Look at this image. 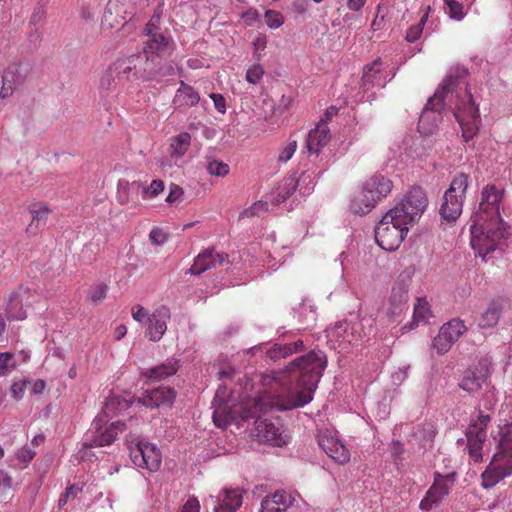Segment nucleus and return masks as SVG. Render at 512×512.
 <instances>
[{"instance_id": "nucleus-47", "label": "nucleus", "mask_w": 512, "mask_h": 512, "mask_svg": "<svg viewBox=\"0 0 512 512\" xmlns=\"http://www.w3.org/2000/svg\"><path fill=\"white\" fill-rule=\"evenodd\" d=\"M435 434L436 431L431 423H424L423 425L418 426L417 431L415 432V435L419 438L423 446L432 442Z\"/></svg>"}, {"instance_id": "nucleus-7", "label": "nucleus", "mask_w": 512, "mask_h": 512, "mask_svg": "<svg viewBox=\"0 0 512 512\" xmlns=\"http://www.w3.org/2000/svg\"><path fill=\"white\" fill-rule=\"evenodd\" d=\"M428 205L425 191L421 187H412L391 209L404 223L411 227L420 219Z\"/></svg>"}, {"instance_id": "nucleus-45", "label": "nucleus", "mask_w": 512, "mask_h": 512, "mask_svg": "<svg viewBox=\"0 0 512 512\" xmlns=\"http://www.w3.org/2000/svg\"><path fill=\"white\" fill-rule=\"evenodd\" d=\"M116 79H118L116 73L110 66L101 76L99 85L101 93L107 94L115 88L117 84Z\"/></svg>"}, {"instance_id": "nucleus-39", "label": "nucleus", "mask_w": 512, "mask_h": 512, "mask_svg": "<svg viewBox=\"0 0 512 512\" xmlns=\"http://www.w3.org/2000/svg\"><path fill=\"white\" fill-rule=\"evenodd\" d=\"M502 313V305L498 301H492L487 309L481 314L479 320V326L481 328H491L494 327L501 316Z\"/></svg>"}, {"instance_id": "nucleus-48", "label": "nucleus", "mask_w": 512, "mask_h": 512, "mask_svg": "<svg viewBox=\"0 0 512 512\" xmlns=\"http://www.w3.org/2000/svg\"><path fill=\"white\" fill-rule=\"evenodd\" d=\"M297 150V141L293 139H289L287 143L280 148L278 161L280 163H287L295 154Z\"/></svg>"}, {"instance_id": "nucleus-60", "label": "nucleus", "mask_w": 512, "mask_h": 512, "mask_svg": "<svg viewBox=\"0 0 512 512\" xmlns=\"http://www.w3.org/2000/svg\"><path fill=\"white\" fill-rule=\"evenodd\" d=\"M149 238L151 242L156 245H161L166 241L165 234L158 228H153L150 231Z\"/></svg>"}, {"instance_id": "nucleus-2", "label": "nucleus", "mask_w": 512, "mask_h": 512, "mask_svg": "<svg viewBox=\"0 0 512 512\" xmlns=\"http://www.w3.org/2000/svg\"><path fill=\"white\" fill-rule=\"evenodd\" d=\"M326 366L325 353L312 350L295 358L284 370L274 372L267 382L271 407L291 410L311 402Z\"/></svg>"}, {"instance_id": "nucleus-43", "label": "nucleus", "mask_w": 512, "mask_h": 512, "mask_svg": "<svg viewBox=\"0 0 512 512\" xmlns=\"http://www.w3.org/2000/svg\"><path fill=\"white\" fill-rule=\"evenodd\" d=\"M296 317L298 322L306 327L313 325L316 321V312L311 305L307 303H301L297 309H295Z\"/></svg>"}, {"instance_id": "nucleus-12", "label": "nucleus", "mask_w": 512, "mask_h": 512, "mask_svg": "<svg viewBox=\"0 0 512 512\" xmlns=\"http://www.w3.org/2000/svg\"><path fill=\"white\" fill-rule=\"evenodd\" d=\"M491 421L488 414L479 413L476 420L471 421L466 429L467 452L474 462H480L483 458V446L487 438V427Z\"/></svg>"}, {"instance_id": "nucleus-51", "label": "nucleus", "mask_w": 512, "mask_h": 512, "mask_svg": "<svg viewBox=\"0 0 512 512\" xmlns=\"http://www.w3.org/2000/svg\"><path fill=\"white\" fill-rule=\"evenodd\" d=\"M264 17L267 26L271 29H277L284 23L283 15L275 10H266Z\"/></svg>"}, {"instance_id": "nucleus-14", "label": "nucleus", "mask_w": 512, "mask_h": 512, "mask_svg": "<svg viewBox=\"0 0 512 512\" xmlns=\"http://www.w3.org/2000/svg\"><path fill=\"white\" fill-rule=\"evenodd\" d=\"M465 331L464 321L454 318L441 326L437 336L433 339L432 346L438 354H445Z\"/></svg>"}, {"instance_id": "nucleus-61", "label": "nucleus", "mask_w": 512, "mask_h": 512, "mask_svg": "<svg viewBox=\"0 0 512 512\" xmlns=\"http://www.w3.org/2000/svg\"><path fill=\"white\" fill-rule=\"evenodd\" d=\"M153 60H154V67H153V70H163L165 69L166 67H177V65L175 63H173L172 61H165L166 58H163V57H159V56H153Z\"/></svg>"}, {"instance_id": "nucleus-55", "label": "nucleus", "mask_w": 512, "mask_h": 512, "mask_svg": "<svg viewBox=\"0 0 512 512\" xmlns=\"http://www.w3.org/2000/svg\"><path fill=\"white\" fill-rule=\"evenodd\" d=\"M150 316L151 315L148 314L147 310L140 305L132 308V317L137 322L146 323Z\"/></svg>"}, {"instance_id": "nucleus-35", "label": "nucleus", "mask_w": 512, "mask_h": 512, "mask_svg": "<svg viewBox=\"0 0 512 512\" xmlns=\"http://www.w3.org/2000/svg\"><path fill=\"white\" fill-rule=\"evenodd\" d=\"M375 205V199L362 188V190L352 198L350 209L355 214L365 215L369 213Z\"/></svg>"}, {"instance_id": "nucleus-32", "label": "nucleus", "mask_w": 512, "mask_h": 512, "mask_svg": "<svg viewBox=\"0 0 512 512\" xmlns=\"http://www.w3.org/2000/svg\"><path fill=\"white\" fill-rule=\"evenodd\" d=\"M199 101V93L192 86L180 81V86L172 101L173 105L176 108H188L197 105Z\"/></svg>"}, {"instance_id": "nucleus-44", "label": "nucleus", "mask_w": 512, "mask_h": 512, "mask_svg": "<svg viewBox=\"0 0 512 512\" xmlns=\"http://www.w3.org/2000/svg\"><path fill=\"white\" fill-rule=\"evenodd\" d=\"M431 316L429 303L425 299H417L413 311V323L425 322Z\"/></svg>"}, {"instance_id": "nucleus-42", "label": "nucleus", "mask_w": 512, "mask_h": 512, "mask_svg": "<svg viewBox=\"0 0 512 512\" xmlns=\"http://www.w3.org/2000/svg\"><path fill=\"white\" fill-rule=\"evenodd\" d=\"M299 194L307 196L314 190L316 184L315 173L311 171H304L296 178Z\"/></svg>"}, {"instance_id": "nucleus-62", "label": "nucleus", "mask_w": 512, "mask_h": 512, "mask_svg": "<svg viewBox=\"0 0 512 512\" xmlns=\"http://www.w3.org/2000/svg\"><path fill=\"white\" fill-rule=\"evenodd\" d=\"M242 18L246 24L251 26L260 18V14L255 8H250L245 13H243Z\"/></svg>"}, {"instance_id": "nucleus-58", "label": "nucleus", "mask_w": 512, "mask_h": 512, "mask_svg": "<svg viewBox=\"0 0 512 512\" xmlns=\"http://www.w3.org/2000/svg\"><path fill=\"white\" fill-rule=\"evenodd\" d=\"M268 210V203L258 201L255 202L252 206L249 207V209L246 211V213L250 216L260 215L261 212Z\"/></svg>"}, {"instance_id": "nucleus-26", "label": "nucleus", "mask_w": 512, "mask_h": 512, "mask_svg": "<svg viewBox=\"0 0 512 512\" xmlns=\"http://www.w3.org/2000/svg\"><path fill=\"white\" fill-rule=\"evenodd\" d=\"M134 401V396L129 392L111 393L104 404L102 416L112 418L127 410Z\"/></svg>"}, {"instance_id": "nucleus-36", "label": "nucleus", "mask_w": 512, "mask_h": 512, "mask_svg": "<svg viewBox=\"0 0 512 512\" xmlns=\"http://www.w3.org/2000/svg\"><path fill=\"white\" fill-rule=\"evenodd\" d=\"M50 212V209L46 205H32L30 208L32 220L27 227V232L31 234H36L41 227L45 226Z\"/></svg>"}, {"instance_id": "nucleus-57", "label": "nucleus", "mask_w": 512, "mask_h": 512, "mask_svg": "<svg viewBox=\"0 0 512 512\" xmlns=\"http://www.w3.org/2000/svg\"><path fill=\"white\" fill-rule=\"evenodd\" d=\"M210 98L213 100L215 109L224 114L226 112V100L221 94L212 93Z\"/></svg>"}, {"instance_id": "nucleus-9", "label": "nucleus", "mask_w": 512, "mask_h": 512, "mask_svg": "<svg viewBox=\"0 0 512 512\" xmlns=\"http://www.w3.org/2000/svg\"><path fill=\"white\" fill-rule=\"evenodd\" d=\"M366 336L363 323L356 321H341L328 330V341L335 349L347 351L349 347L358 345Z\"/></svg>"}, {"instance_id": "nucleus-4", "label": "nucleus", "mask_w": 512, "mask_h": 512, "mask_svg": "<svg viewBox=\"0 0 512 512\" xmlns=\"http://www.w3.org/2000/svg\"><path fill=\"white\" fill-rule=\"evenodd\" d=\"M512 474V422L500 429L498 451L482 473L484 488L495 486L500 480Z\"/></svg>"}, {"instance_id": "nucleus-64", "label": "nucleus", "mask_w": 512, "mask_h": 512, "mask_svg": "<svg viewBox=\"0 0 512 512\" xmlns=\"http://www.w3.org/2000/svg\"><path fill=\"white\" fill-rule=\"evenodd\" d=\"M159 21V16H153L150 21L146 24V27H145V32L146 34L151 37L153 36V34H158L157 33V25H156V22Z\"/></svg>"}, {"instance_id": "nucleus-59", "label": "nucleus", "mask_w": 512, "mask_h": 512, "mask_svg": "<svg viewBox=\"0 0 512 512\" xmlns=\"http://www.w3.org/2000/svg\"><path fill=\"white\" fill-rule=\"evenodd\" d=\"M180 512H200L199 501L194 497L189 498L182 506Z\"/></svg>"}, {"instance_id": "nucleus-8", "label": "nucleus", "mask_w": 512, "mask_h": 512, "mask_svg": "<svg viewBox=\"0 0 512 512\" xmlns=\"http://www.w3.org/2000/svg\"><path fill=\"white\" fill-rule=\"evenodd\" d=\"M126 443L134 465L152 472L159 470L162 463V455L156 445L148 443L139 436L132 434L126 439Z\"/></svg>"}, {"instance_id": "nucleus-25", "label": "nucleus", "mask_w": 512, "mask_h": 512, "mask_svg": "<svg viewBox=\"0 0 512 512\" xmlns=\"http://www.w3.org/2000/svg\"><path fill=\"white\" fill-rule=\"evenodd\" d=\"M170 318V311L166 307H161L157 309L149 318H148V329L146 332V336L150 341L157 342L159 341L164 333L167 330V320Z\"/></svg>"}, {"instance_id": "nucleus-23", "label": "nucleus", "mask_w": 512, "mask_h": 512, "mask_svg": "<svg viewBox=\"0 0 512 512\" xmlns=\"http://www.w3.org/2000/svg\"><path fill=\"white\" fill-rule=\"evenodd\" d=\"M176 393L174 389L166 386H159L145 393L138 398V403L148 407L157 408L162 405H171L174 402Z\"/></svg>"}, {"instance_id": "nucleus-49", "label": "nucleus", "mask_w": 512, "mask_h": 512, "mask_svg": "<svg viewBox=\"0 0 512 512\" xmlns=\"http://www.w3.org/2000/svg\"><path fill=\"white\" fill-rule=\"evenodd\" d=\"M446 13L450 18L455 20H461L464 17L463 6L461 3L455 0H444Z\"/></svg>"}, {"instance_id": "nucleus-56", "label": "nucleus", "mask_w": 512, "mask_h": 512, "mask_svg": "<svg viewBox=\"0 0 512 512\" xmlns=\"http://www.w3.org/2000/svg\"><path fill=\"white\" fill-rule=\"evenodd\" d=\"M144 193L150 197H155L164 190V183L161 180H153L148 188H142Z\"/></svg>"}, {"instance_id": "nucleus-15", "label": "nucleus", "mask_w": 512, "mask_h": 512, "mask_svg": "<svg viewBox=\"0 0 512 512\" xmlns=\"http://www.w3.org/2000/svg\"><path fill=\"white\" fill-rule=\"evenodd\" d=\"M256 436L259 441L281 447L288 441L283 425L279 419H259L256 421Z\"/></svg>"}, {"instance_id": "nucleus-6", "label": "nucleus", "mask_w": 512, "mask_h": 512, "mask_svg": "<svg viewBox=\"0 0 512 512\" xmlns=\"http://www.w3.org/2000/svg\"><path fill=\"white\" fill-rule=\"evenodd\" d=\"M468 185L469 176L464 173H458L445 191L439 212L441 217L447 222L456 221L462 214Z\"/></svg>"}, {"instance_id": "nucleus-16", "label": "nucleus", "mask_w": 512, "mask_h": 512, "mask_svg": "<svg viewBox=\"0 0 512 512\" xmlns=\"http://www.w3.org/2000/svg\"><path fill=\"white\" fill-rule=\"evenodd\" d=\"M29 71L30 67L28 64H10L3 71L0 98L6 99L10 97L19 87H21L24 84Z\"/></svg>"}, {"instance_id": "nucleus-52", "label": "nucleus", "mask_w": 512, "mask_h": 512, "mask_svg": "<svg viewBox=\"0 0 512 512\" xmlns=\"http://www.w3.org/2000/svg\"><path fill=\"white\" fill-rule=\"evenodd\" d=\"M207 170L211 175L223 177L229 173V166L222 161L211 160L207 163Z\"/></svg>"}, {"instance_id": "nucleus-30", "label": "nucleus", "mask_w": 512, "mask_h": 512, "mask_svg": "<svg viewBox=\"0 0 512 512\" xmlns=\"http://www.w3.org/2000/svg\"><path fill=\"white\" fill-rule=\"evenodd\" d=\"M135 58L136 54L130 55L128 57L118 59L111 65V68L116 73L118 80L126 79L128 81H139L138 65Z\"/></svg>"}, {"instance_id": "nucleus-1", "label": "nucleus", "mask_w": 512, "mask_h": 512, "mask_svg": "<svg viewBox=\"0 0 512 512\" xmlns=\"http://www.w3.org/2000/svg\"><path fill=\"white\" fill-rule=\"evenodd\" d=\"M468 70L463 66L450 69L434 95L431 96L418 121V131L425 136L431 135L438 128L445 109H450L458 121L462 137L469 142L478 132L480 121L478 107L467 89Z\"/></svg>"}, {"instance_id": "nucleus-24", "label": "nucleus", "mask_w": 512, "mask_h": 512, "mask_svg": "<svg viewBox=\"0 0 512 512\" xmlns=\"http://www.w3.org/2000/svg\"><path fill=\"white\" fill-rule=\"evenodd\" d=\"M174 51V42L169 34H153L144 44L143 52L163 58L169 57Z\"/></svg>"}, {"instance_id": "nucleus-38", "label": "nucleus", "mask_w": 512, "mask_h": 512, "mask_svg": "<svg viewBox=\"0 0 512 512\" xmlns=\"http://www.w3.org/2000/svg\"><path fill=\"white\" fill-rule=\"evenodd\" d=\"M296 188V177L290 176L283 179L278 185V187L272 193L273 201L276 204L283 203L295 192Z\"/></svg>"}, {"instance_id": "nucleus-41", "label": "nucleus", "mask_w": 512, "mask_h": 512, "mask_svg": "<svg viewBox=\"0 0 512 512\" xmlns=\"http://www.w3.org/2000/svg\"><path fill=\"white\" fill-rule=\"evenodd\" d=\"M5 314L8 320H23L26 318V311L23 309L18 294H12L6 305Z\"/></svg>"}, {"instance_id": "nucleus-28", "label": "nucleus", "mask_w": 512, "mask_h": 512, "mask_svg": "<svg viewBox=\"0 0 512 512\" xmlns=\"http://www.w3.org/2000/svg\"><path fill=\"white\" fill-rule=\"evenodd\" d=\"M294 502L291 494L278 490L271 495H267L261 501L260 512H284Z\"/></svg>"}, {"instance_id": "nucleus-22", "label": "nucleus", "mask_w": 512, "mask_h": 512, "mask_svg": "<svg viewBox=\"0 0 512 512\" xmlns=\"http://www.w3.org/2000/svg\"><path fill=\"white\" fill-rule=\"evenodd\" d=\"M393 74L387 78L386 73L382 70V62L380 58L375 59L372 63L366 65L363 69L362 87L365 92L370 88H383L394 77Z\"/></svg>"}, {"instance_id": "nucleus-63", "label": "nucleus", "mask_w": 512, "mask_h": 512, "mask_svg": "<svg viewBox=\"0 0 512 512\" xmlns=\"http://www.w3.org/2000/svg\"><path fill=\"white\" fill-rule=\"evenodd\" d=\"M182 194H183L182 188H180L177 185H173V186H171L170 192H169V194H168V196L166 198V202L174 203V202H176L177 200L180 199Z\"/></svg>"}, {"instance_id": "nucleus-10", "label": "nucleus", "mask_w": 512, "mask_h": 512, "mask_svg": "<svg viewBox=\"0 0 512 512\" xmlns=\"http://www.w3.org/2000/svg\"><path fill=\"white\" fill-rule=\"evenodd\" d=\"M490 376L491 362L487 358H480L463 372L458 386L470 395H476L489 386Z\"/></svg>"}, {"instance_id": "nucleus-40", "label": "nucleus", "mask_w": 512, "mask_h": 512, "mask_svg": "<svg viewBox=\"0 0 512 512\" xmlns=\"http://www.w3.org/2000/svg\"><path fill=\"white\" fill-rule=\"evenodd\" d=\"M191 143V136L187 132H182L173 137L170 143V154L172 158L182 157L188 150Z\"/></svg>"}, {"instance_id": "nucleus-27", "label": "nucleus", "mask_w": 512, "mask_h": 512, "mask_svg": "<svg viewBox=\"0 0 512 512\" xmlns=\"http://www.w3.org/2000/svg\"><path fill=\"white\" fill-rule=\"evenodd\" d=\"M408 299V290L404 286L393 287L387 308V315L392 321H398L408 309Z\"/></svg>"}, {"instance_id": "nucleus-5", "label": "nucleus", "mask_w": 512, "mask_h": 512, "mask_svg": "<svg viewBox=\"0 0 512 512\" xmlns=\"http://www.w3.org/2000/svg\"><path fill=\"white\" fill-rule=\"evenodd\" d=\"M410 227L388 210L375 227L376 243L386 251H395L407 236Z\"/></svg>"}, {"instance_id": "nucleus-13", "label": "nucleus", "mask_w": 512, "mask_h": 512, "mask_svg": "<svg viewBox=\"0 0 512 512\" xmlns=\"http://www.w3.org/2000/svg\"><path fill=\"white\" fill-rule=\"evenodd\" d=\"M456 472L452 471L447 474L440 472L434 473V481L427 490L424 498L421 500L419 507L422 511H430L433 506L438 505L450 493V490L456 481Z\"/></svg>"}, {"instance_id": "nucleus-19", "label": "nucleus", "mask_w": 512, "mask_h": 512, "mask_svg": "<svg viewBox=\"0 0 512 512\" xmlns=\"http://www.w3.org/2000/svg\"><path fill=\"white\" fill-rule=\"evenodd\" d=\"M318 444L321 449L336 463L345 464L350 460V453L346 446L329 432H320Z\"/></svg>"}, {"instance_id": "nucleus-33", "label": "nucleus", "mask_w": 512, "mask_h": 512, "mask_svg": "<svg viewBox=\"0 0 512 512\" xmlns=\"http://www.w3.org/2000/svg\"><path fill=\"white\" fill-rule=\"evenodd\" d=\"M179 369L178 360L174 358L167 359L164 363L153 367L143 373V376L151 381H161L167 377L173 376Z\"/></svg>"}, {"instance_id": "nucleus-50", "label": "nucleus", "mask_w": 512, "mask_h": 512, "mask_svg": "<svg viewBox=\"0 0 512 512\" xmlns=\"http://www.w3.org/2000/svg\"><path fill=\"white\" fill-rule=\"evenodd\" d=\"M16 364L15 356L12 353H0V376L12 371Z\"/></svg>"}, {"instance_id": "nucleus-20", "label": "nucleus", "mask_w": 512, "mask_h": 512, "mask_svg": "<svg viewBox=\"0 0 512 512\" xmlns=\"http://www.w3.org/2000/svg\"><path fill=\"white\" fill-rule=\"evenodd\" d=\"M227 257L226 253H219L213 248H208L196 256L193 265L187 272L192 275H200L207 270L222 265Z\"/></svg>"}, {"instance_id": "nucleus-34", "label": "nucleus", "mask_w": 512, "mask_h": 512, "mask_svg": "<svg viewBox=\"0 0 512 512\" xmlns=\"http://www.w3.org/2000/svg\"><path fill=\"white\" fill-rule=\"evenodd\" d=\"M304 349V343L301 339L296 340L293 343L287 344H274L269 346L265 353L271 360H279L286 358L293 353L300 352Z\"/></svg>"}, {"instance_id": "nucleus-46", "label": "nucleus", "mask_w": 512, "mask_h": 512, "mask_svg": "<svg viewBox=\"0 0 512 512\" xmlns=\"http://www.w3.org/2000/svg\"><path fill=\"white\" fill-rule=\"evenodd\" d=\"M108 286L105 283H95L93 284L88 292V298L94 304L101 303L107 296Z\"/></svg>"}, {"instance_id": "nucleus-37", "label": "nucleus", "mask_w": 512, "mask_h": 512, "mask_svg": "<svg viewBox=\"0 0 512 512\" xmlns=\"http://www.w3.org/2000/svg\"><path fill=\"white\" fill-rule=\"evenodd\" d=\"M142 186L139 182H129L125 179H120L117 184V200L121 205L128 204L133 201L132 194H138Z\"/></svg>"}, {"instance_id": "nucleus-18", "label": "nucleus", "mask_w": 512, "mask_h": 512, "mask_svg": "<svg viewBox=\"0 0 512 512\" xmlns=\"http://www.w3.org/2000/svg\"><path fill=\"white\" fill-rule=\"evenodd\" d=\"M135 60L138 65V79L139 81H157L160 82L167 76L176 74L177 67H166L163 70H153L154 60L152 55H147L143 52L136 54Z\"/></svg>"}, {"instance_id": "nucleus-21", "label": "nucleus", "mask_w": 512, "mask_h": 512, "mask_svg": "<svg viewBox=\"0 0 512 512\" xmlns=\"http://www.w3.org/2000/svg\"><path fill=\"white\" fill-rule=\"evenodd\" d=\"M330 129L324 120H321L307 135L305 148L309 156H318L322 149L330 142Z\"/></svg>"}, {"instance_id": "nucleus-17", "label": "nucleus", "mask_w": 512, "mask_h": 512, "mask_svg": "<svg viewBox=\"0 0 512 512\" xmlns=\"http://www.w3.org/2000/svg\"><path fill=\"white\" fill-rule=\"evenodd\" d=\"M213 421L217 427L224 428L229 425L236 418V412L233 410V405L226 399V387L220 385L216 391L212 401Z\"/></svg>"}, {"instance_id": "nucleus-11", "label": "nucleus", "mask_w": 512, "mask_h": 512, "mask_svg": "<svg viewBox=\"0 0 512 512\" xmlns=\"http://www.w3.org/2000/svg\"><path fill=\"white\" fill-rule=\"evenodd\" d=\"M107 419L108 418L99 415L93 420L91 429L86 435V445L91 447L110 445L114 442L119 433L127 429L126 423L122 421H115L109 426L104 427L107 424Z\"/></svg>"}, {"instance_id": "nucleus-3", "label": "nucleus", "mask_w": 512, "mask_h": 512, "mask_svg": "<svg viewBox=\"0 0 512 512\" xmlns=\"http://www.w3.org/2000/svg\"><path fill=\"white\" fill-rule=\"evenodd\" d=\"M504 188L487 184L481 191L479 208L471 225V247L479 256L485 257L494 251L506 237V225L501 217Z\"/></svg>"}, {"instance_id": "nucleus-54", "label": "nucleus", "mask_w": 512, "mask_h": 512, "mask_svg": "<svg viewBox=\"0 0 512 512\" xmlns=\"http://www.w3.org/2000/svg\"><path fill=\"white\" fill-rule=\"evenodd\" d=\"M425 21H426V18L423 17L419 23H417L416 25H412L408 29V31L406 33V40L408 42H415L421 37Z\"/></svg>"}, {"instance_id": "nucleus-29", "label": "nucleus", "mask_w": 512, "mask_h": 512, "mask_svg": "<svg viewBox=\"0 0 512 512\" xmlns=\"http://www.w3.org/2000/svg\"><path fill=\"white\" fill-rule=\"evenodd\" d=\"M363 188L377 203L382 198L386 197L393 188L392 181L383 175H374L368 179Z\"/></svg>"}, {"instance_id": "nucleus-53", "label": "nucleus", "mask_w": 512, "mask_h": 512, "mask_svg": "<svg viewBox=\"0 0 512 512\" xmlns=\"http://www.w3.org/2000/svg\"><path fill=\"white\" fill-rule=\"evenodd\" d=\"M264 75V69L260 64L252 65L246 72V80L251 84H258Z\"/></svg>"}, {"instance_id": "nucleus-31", "label": "nucleus", "mask_w": 512, "mask_h": 512, "mask_svg": "<svg viewBox=\"0 0 512 512\" xmlns=\"http://www.w3.org/2000/svg\"><path fill=\"white\" fill-rule=\"evenodd\" d=\"M242 492L238 489H223L219 496L215 512H236L242 505Z\"/></svg>"}]
</instances>
